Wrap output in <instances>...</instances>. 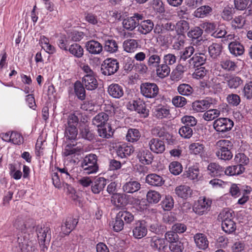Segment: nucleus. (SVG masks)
<instances>
[{
  "instance_id": "1",
  "label": "nucleus",
  "mask_w": 252,
  "mask_h": 252,
  "mask_svg": "<svg viewBox=\"0 0 252 252\" xmlns=\"http://www.w3.org/2000/svg\"><path fill=\"white\" fill-rule=\"evenodd\" d=\"M233 146L232 143L229 140L225 139L219 140L216 144L217 149L216 155L220 159L230 160L233 157L231 152Z\"/></svg>"
},
{
  "instance_id": "2",
  "label": "nucleus",
  "mask_w": 252,
  "mask_h": 252,
  "mask_svg": "<svg viewBox=\"0 0 252 252\" xmlns=\"http://www.w3.org/2000/svg\"><path fill=\"white\" fill-rule=\"evenodd\" d=\"M78 118L74 114H70L65 126V136L68 139H75L77 135L78 131L76 126L78 123Z\"/></svg>"
},
{
  "instance_id": "3",
  "label": "nucleus",
  "mask_w": 252,
  "mask_h": 252,
  "mask_svg": "<svg viewBox=\"0 0 252 252\" xmlns=\"http://www.w3.org/2000/svg\"><path fill=\"white\" fill-rule=\"evenodd\" d=\"M97 157L94 154L86 156L81 163V167L84 172L87 174L95 173L98 168L97 164Z\"/></svg>"
},
{
  "instance_id": "4",
  "label": "nucleus",
  "mask_w": 252,
  "mask_h": 252,
  "mask_svg": "<svg viewBox=\"0 0 252 252\" xmlns=\"http://www.w3.org/2000/svg\"><path fill=\"white\" fill-rule=\"evenodd\" d=\"M234 125L233 122L230 119L220 118L213 123L214 128L219 132L224 133L231 129Z\"/></svg>"
},
{
  "instance_id": "5",
  "label": "nucleus",
  "mask_w": 252,
  "mask_h": 252,
  "mask_svg": "<svg viewBox=\"0 0 252 252\" xmlns=\"http://www.w3.org/2000/svg\"><path fill=\"white\" fill-rule=\"evenodd\" d=\"M119 67V63L116 60L107 59L101 65V73L104 75H111L116 73Z\"/></svg>"
},
{
  "instance_id": "6",
  "label": "nucleus",
  "mask_w": 252,
  "mask_h": 252,
  "mask_svg": "<svg viewBox=\"0 0 252 252\" xmlns=\"http://www.w3.org/2000/svg\"><path fill=\"white\" fill-rule=\"evenodd\" d=\"M143 19L144 16L142 14L135 13L132 16L123 20V27L127 30L132 31L136 27L138 28L139 21L142 20Z\"/></svg>"
},
{
  "instance_id": "7",
  "label": "nucleus",
  "mask_w": 252,
  "mask_h": 252,
  "mask_svg": "<svg viewBox=\"0 0 252 252\" xmlns=\"http://www.w3.org/2000/svg\"><path fill=\"white\" fill-rule=\"evenodd\" d=\"M36 232L39 244L43 245V248H47L46 244L50 242L51 238L50 228L45 226L43 227L37 226Z\"/></svg>"
},
{
  "instance_id": "8",
  "label": "nucleus",
  "mask_w": 252,
  "mask_h": 252,
  "mask_svg": "<svg viewBox=\"0 0 252 252\" xmlns=\"http://www.w3.org/2000/svg\"><path fill=\"white\" fill-rule=\"evenodd\" d=\"M157 53V50L154 47H151L147 49V63L150 68L158 67L161 63V58Z\"/></svg>"
},
{
  "instance_id": "9",
  "label": "nucleus",
  "mask_w": 252,
  "mask_h": 252,
  "mask_svg": "<svg viewBox=\"0 0 252 252\" xmlns=\"http://www.w3.org/2000/svg\"><path fill=\"white\" fill-rule=\"evenodd\" d=\"M141 94L146 97L154 98L158 93V87L155 83H145L141 84Z\"/></svg>"
},
{
  "instance_id": "10",
  "label": "nucleus",
  "mask_w": 252,
  "mask_h": 252,
  "mask_svg": "<svg viewBox=\"0 0 252 252\" xmlns=\"http://www.w3.org/2000/svg\"><path fill=\"white\" fill-rule=\"evenodd\" d=\"M17 241L19 247L17 252H33L34 251L33 242L28 239L26 235L18 236Z\"/></svg>"
},
{
  "instance_id": "11",
  "label": "nucleus",
  "mask_w": 252,
  "mask_h": 252,
  "mask_svg": "<svg viewBox=\"0 0 252 252\" xmlns=\"http://www.w3.org/2000/svg\"><path fill=\"white\" fill-rule=\"evenodd\" d=\"M211 203L212 201L210 199L200 198L194 207L193 210L196 214L202 215L210 210Z\"/></svg>"
},
{
  "instance_id": "12",
  "label": "nucleus",
  "mask_w": 252,
  "mask_h": 252,
  "mask_svg": "<svg viewBox=\"0 0 252 252\" xmlns=\"http://www.w3.org/2000/svg\"><path fill=\"white\" fill-rule=\"evenodd\" d=\"M213 104L212 99L207 98L205 99L196 100L192 104V109L197 112H204L209 109Z\"/></svg>"
},
{
  "instance_id": "13",
  "label": "nucleus",
  "mask_w": 252,
  "mask_h": 252,
  "mask_svg": "<svg viewBox=\"0 0 252 252\" xmlns=\"http://www.w3.org/2000/svg\"><path fill=\"white\" fill-rule=\"evenodd\" d=\"M202 34L203 30L199 27H195L191 29L187 34L188 37L192 38L194 45H200L204 42L201 36Z\"/></svg>"
},
{
  "instance_id": "14",
  "label": "nucleus",
  "mask_w": 252,
  "mask_h": 252,
  "mask_svg": "<svg viewBox=\"0 0 252 252\" xmlns=\"http://www.w3.org/2000/svg\"><path fill=\"white\" fill-rule=\"evenodd\" d=\"M133 236L137 239H141L145 237L147 233V228L144 221L136 222L133 229Z\"/></svg>"
},
{
  "instance_id": "15",
  "label": "nucleus",
  "mask_w": 252,
  "mask_h": 252,
  "mask_svg": "<svg viewBox=\"0 0 252 252\" xmlns=\"http://www.w3.org/2000/svg\"><path fill=\"white\" fill-rule=\"evenodd\" d=\"M85 47L91 54L96 55L100 54L103 51V46L98 41L91 40L86 43Z\"/></svg>"
},
{
  "instance_id": "16",
  "label": "nucleus",
  "mask_w": 252,
  "mask_h": 252,
  "mask_svg": "<svg viewBox=\"0 0 252 252\" xmlns=\"http://www.w3.org/2000/svg\"><path fill=\"white\" fill-rule=\"evenodd\" d=\"M149 146L151 151L156 154H161L165 149L164 142L158 138L151 139L149 142Z\"/></svg>"
},
{
  "instance_id": "17",
  "label": "nucleus",
  "mask_w": 252,
  "mask_h": 252,
  "mask_svg": "<svg viewBox=\"0 0 252 252\" xmlns=\"http://www.w3.org/2000/svg\"><path fill=\"white\" fill-rule=\"evenodd\" d=\"M78 220L76 219L68 217L62 225V232L64 235H68L76 227L78 223Z\"/></svg>"
},
{
  "instance_id": "18",
  "label": "nucleus",
  "mask_w": 252,
  "mask_h": 252,
  "mask_svg": "<svg viewBox=\"0 0 252 252\" xmlns=\"http://www.w3.org/2000/svg\"><path fill=\"white\" fill-rule=\"evenodd\" d=\"M111 201L115 206L123 207L128 204V196L126 194L115 193L112 196Z\"/></svg>"
},
{
  "instance_id": "19",
  "label": "nucleus",
  "mask_w": 252,
  "mask_h": 252,
  "mask_svg": "<svg viewBox=\"0 0 252 252\" xmlns=\"http://www.w3.org/2000/svg\"><path fill=\"white\" fill-rule=\"evenodd\" d=\"M109 94L114 98H120L124 95L123 87L118 84L113 83L110 85L107 89Z\"/></svg>"
},
{
  "instance_id": "20",
  "label": "nucleus",
  "mask_w": 252,
  "mask_h": 252,
  "mask_svg": "<svg viewBox=\"0 0 252 252\" xmlns=\"http://www.w3.org/2000/svg\"><path fill=\"white\" fill-rule=\"evenodd\" d=\"M128 107L130 110H134L138 113L144 114L145 117L148 115V110L146 108L145 103L140 100L129 102Z\"/></svg>"
},
{
  "instance_id": "21",
  "label": "nucleus",
  "mask_w": 252,
  "mask_h": 252,
  "mask_svg": "<svg viewBox=\"0 0 252 252\" xmlns=\"http://www.w3.org/2000/svg\"><path fill=\"white\" fill-rule=\"evenodd\" d=\"M140 188L141 185L138 181L131 179L124 184L122 189L126 193H133L138 191Z\"/></svg>"
},
{
  "instance_id": "22",
  "label": "nucleus",
  "mask_w": 252,
  "mask_h": 252,
  "mask_svg": "<svg viewBox=\"0 0 252 252\" xmlns=\"http://www.w3.org/2000/svg\"><path fill=\"white\" fill-rule=\"evenodd\" d=\"M154 24L151 20H146L139 22L137 31L142 34L150 33L154 29Z\"/></svg>"
},
{
  "instance_id": "23",
  "label": "nucleus",
  "mask_w": 252,
  "mask_h": 252,
  "mask_svg": "<svg viewBox=\"0 0 252 252\" xmlns=\"http://www.w3.org/2000/svg\"><path fill=\"white\" fill-rule=\"evenodd\" d=\"M213 8L208 5L200 6L194 12L193 15L196 18H204L212 14Z\"/></svg>"
},
{
  "instance_id": "24",
  "label": "nucleus",
  "mask_w": 252,
  "mask_h": 252,
  "mask_svg": "<svg viewBox=\"0 0 252 252\" xmlns=\"http://www.w3.org/2000/svg\"><path fill=\"white\" fill-rule=\"evenodd\" d=\"M207 59L206 56L201 53H198L189 60V66H192L193 67L201 66L205 63Z\"/></svg>"
},
{
  "instance_id": "25",
  "label": "nucleus",
  "mask_w": 252,
  "mask_h": 252,
  "mask_svg": "<svg viewBox=\"0 0 252 252\" xmlns=\"http://www.w3.org/2000/svg\"><path fill=\"white\" fill-rule=\"evenodd\" d=\"M146 182L149 185L155 187H160L164 183L163 178L156 174L148 175L146 178Z\"/></svg>"
},
{
  "instance_id": "26",
  "label": "nucleus",
  "mask_w": 252,
  "mask_h": 252,
  "mask_svg": "<svg viewBox=\"0 0 252 252\" xmlns=\"http://www.w3.org/2000/svg\"><path fill=\"white\" fill-rule=\"evenodd\" d=\"M224 81L231 89H236L243 83L242 80L239 77L228 74L224 76Z\"/></svg>"
},
{
  "instance_id": "27",
  "label": "nucleus",
  "mask_w": 252,
  "mask_h": 252,
  "mask_svg": "<svg viewBox=\"0 0 252 252\" xmlns=\"http://www.w3.org/2000/svg\"><path fill=\"white\" fill-rule=\"evenodd\" d=\"M194 240L196 246L199 249L204 250L208 247L209 241L203 234H196L194 236Z\"/></svg>"
},
{
  "instance_id": "28",
  "label": "nucleus",
  "mask_w": 252,
  "mask_h": 252,
  "mask_svg": "<svg viewBox=\"0 0 252 252\" xmlns=\"http://www.w3.org/2000/svg\"><path fill=\"white\" fill-rule=\"evenodd\" d=\"M151 246L155 250L159 252H165L167 249V246L165 244V241L164 239L154 237L152 238L151 241Z\"/></svg>"
},
{
  "instance_id": "29",
  "label": "nucleus",
  "mask_w": 252,
  "mask_h": 252,
  "mask_svg": "<svg viewBox=\"0 0 252 252\" xmlns=\"http://www.w3.org/2000/svg\"><path fill=\"white\" fill-rule=\"evenodd\" d=\"M175 193L180 197L187 199L191 196L192 190L187 185H180L177 187L175 189Z\"/></svg>"
},
{
  "instance_id": "30",
  "label": "nucleus",
  "mask_w": 252,
  "mask_h": 252,
  "mask_svg": "<svg viewBox=\"0 0 252 252\" xmlns=\"http://www.w3.org/2000/svg\"><path fill=\"white\" fill-rule=\"evenodd\" d=\"M207 170L208 174L212 177H220L224 171V168L216 163L209 164Z\"/></svg>"
},
{
  "instance_id": "31",
  "label": "nucleus",
  "mask_w": 252,
  "mask_h": 252,
  "mask_svg": "<svg viewBox=\"0 0 252 252\" xmlns=\"http://www.w3.org/2000/svg\"><path fill=\"white\" fill-rule=\"evenodd\" d=\"M228 48L230 53L235 56L242 55L245 51L243 45L236 41L231 42L229 44Z\"/></svg>"
},
{
  "instance_id": "32",
  "label": "nucleus",
  "mask_w": 252,
  "mask_h": 252,
  "mask_svg": "<svg viewBox=\"0 0 252 252\" xmlns=\"http://www.w3.org/2000/svg\"><path fill=\"white\" fill-rule=\"evenodd\" d=\"M222 47L220 44L213 43L208 47L210 56L214 59H217L221 54Z\"/></svg>"
},
{
  "instance_id": "33",
  "label": "nucleus",
  "mask_w": 252,
  "mask_h": 252,
  "mask_svg": "<svg viewBox=\"0 0 252 252\" xmlns=\"http://www.w3.org/2000/svg\"><path fill=\"white\" fill-rule=\"evenodd\" d=\"M85 88L89 91L95 90L98 86V83L94 76L83 77L82 83Z\"/></svg>"
},
{
  "instance_id": "34",
  "label": "nucleus",
  "mask_w": 252,
  "mask_h": 252,
  "mask_svg": "<svg viewBox=\"0 0 252 252\" xmlns=\"http://www.w3.org/2000/svg\"><path fill=\"white\" fill-rule=\"evenodd\" d=\"M107 184V180L104 178L96 179L92 186V190L94 193H99L103 190Z\"/></svg>"
},
{
  "instance_id": "35",
  "label": "nucleus",
  "mask_w": 252,
  "mask_h": 252,
  "mask_svg": "<svg viewBox=\"0 0 252 252\" xmlns=\"http://www.w3.org/2000/svg\"><path fill=\"white\" fill-rule=\"evenodd\" d=\"M245 168L243 165L239 164L236 165L230 166L227 167L224 170L226 175L229 176H234L239 175L244 172Z\"/></svg>"
},
{
  "instance_id": "36",
  "label": "nucleus",
  "mask_w": 252,
  "mask_h": 252,
  "mask_svg": "<svg viewBox=\"0 0 252 252\" xmlns=\"http://www.w3.org/2000/svg\"><path fill=\"white\" fill-rule=\"evenodd\" d=\"M186 67L181 64H178L175 69L171 72V79L173 81H179L184 76V73L186 71Z\"/></svg>"
},
{
  "instance_id": "37",
  "label": "nucleus",
  "mask_w": 252,
  "mask_h": 252,
  "mask_svg": "<svg viewBox=\"0 0 252 252\" xmlns=\"http://www.w3.org/2000/svg\"><path fill=\"white\" fill-rule=\"evenodd\" d=\"M109 119L108 114L105 112H101L96 115L92 120L93 125L97 127L104 125Z\"/></svg>"
},
{
  "instance_id": "38",
  "label": "nucleus",
  "mask_w": 252,
  "mask_h": 252,
  "mask_svg": "<svg viewBox=\"0 0 252 252\" xmlns=\"http://www.w3.org/2000/svg\"><path fill=\"white\" fill-rule=\"evenodd\" d=\"M140 161L143 164H150L153 160L152 154L147 150H142L138 154Z\"/></svg>"
},
{
  "instance_id": "39",
  "label": "nucleus",
  "mask_w": 252,
  "mask_h": 252,
  "mask_svg": "<svg viewBox=\"0 0 252 252\" xmlns=\"http://www.w3.org/2000/svg\"><path fill=\"white\" fill-rule=\"evenodd\" d=\"M104 49L109 53H116L118 50V45L115 40L112 38H108L105 40Z\"/></svg>"
},
{
  "instance_id": "40",
  "label": "nucleus",
  "mask_w": 252,
  "mask_h": 252,
  "mask_svg": "<svg viewBox=\"0 0 252 252\" xmlns=\"http://www.w3.org/2000/svg\"><path fill=\"white\" fill-rule=\"evenodd\" d=\"M74 92L77 97L81 100H84L86 97V92L84 85L79 81L74 83Z\"/></svg>"
},
{
  "instance_id": "41",
  "label": "nucleus",
  "mask_w": 252,
  "mask_h": 252,
  "mask_svg": "<svg viewBox=\"0 0 252 252\" xmlns=\"http://www.w3.org/2000/svg\"><path fill=\"white\" fill-rule=\"evenodd\" d=\"M156 73L158 77L164 78L168 76L170 72V68L167 64L163 63L159 64L158 67H156Z\"/></svg>"
},
{
  "instance_id": "42",
  "label": "nucleus",
  "mask_w": 252,
  "mask_h": 252,
  "mask_svg": "<svg viewBox=\"0 0 252 252\" xmlns=\"http://www.w3.org/2000/svg\"><path fill=\"white\" fill-rule=\"evenodd\" d=\"M79 136L89 141H92L94 139V134L87 126H84L80 128Z\"/></svg>"
},
{
  "instance_id": "43",
  "label": "nucleus",
  "mask_w": 252,
  "mask_h": 252,
  "mask_svg": "<svg viewBox=\"0 0 252 252\" xmlns=\"http://www.w3.org/2000/svg\"><path fill=\"white\" fill-rule=\"evenodd\" d=\"M138 47V43L133 39L126 40L123 43L124 50L128 53L133 52Z\"/></svg>"
},
{
  "instance_id": "44",
  "label": "nucleus",
  "mask_w": 252,
  "mask_h": 252,
  "mask_svg": "<svg viewBox=\"0 0 252 252\" xmlns=\"http://www.w3.org/2000/svg\"><path fill=\"white\" fill-rule=\"evenodd\" d=\"M116 216L118 219L122 220L124 223H129L134 220V216L131 213L125 210L120 211Z\"/></svg>"
},
{
  "instance_id": "45",
  "label": "nucleus",
  "mask_w": 252,
  "mask_h": 252,
  "mask_svg": "<svg viewBox=\"0 0 252 252\" xmlns=\"http://www.w3.org/2000/svg\"><path fill=\"white\" fill-rule=\"evenodd\" d=\"M133 152L134 149L131 146H120L117 150L118 156L121 158L129 156Z\"/></svg>"
},
{
  "instance_id": "46",
  "label": "nucleus",
  "mask_w": 252,
  "mask_h": 252,
  "mask_svg": "<svg viewBox=\"0 0 252 252\" xmlns=\"http://www.w3.org/2000/svg\"><path fill=\"white\" fill-rule=\"evenodd\" d=\"M68 51L70 54L77 58H81L84 54L83 48L77 43H74L70 45Z\"/></svg>"
},
{
  "instance_id": "47",
  "label": "nucleus",
  "mask_w": 252,
  "mask_h": 252,
  "mask_svg": "<svg viewBox=\"0 0 252 252\" xmlns=\"http://www.w3.org/2000/svg\"><path fill=\"white\" fill-rule=\"evenodd\" d=\"M179 94L182 95L189 96L193 92V88L188 84H181L177 88Z\"/></svg>"
},
{
  "instance_id": "48",
  "label": "nucleus",
  "mask_w": 252,
  "mask_h": 252,
  "mask_svg": "<svg viewBox=\"0 0 252 252\" xmlns=\"http://www.w3.org/2000/svg\"><path fill=\"white\" fill-rule=\"evenodd\" d=\"M220 111L216 109H211L206 111L203 115V119L207 121H212L218 117Z\"/></svg>"
},
{
  "instance_id": "49",
  "label": "nucleus",
  "mask_w": 252,
  "mask_h": 252,
  "mask_svg": "<svg viewBox=\"0 0 252 252\" xmlns=\"http://www.w3.org/2000/svg\"><path fill=\"white\" fill-rule=\"evenodd\" d=\"M221 227L222 230L227 233H231L236 229L235 223L232 220H229L222 222Z\"/></svg>"
},
{
  "instance_id": "50",
  "label": "nucleus",
  "mask_w": 252,
  "mask_h": 252,
  "mask_svg": "<svg viewBox=\"0 0 252 252\" xmlns=\"http://www.w3.org/2000/svg\"><path fill=\"white\" fill-rule=\"evenodd\" d=\"M140 133L137 129H129L127 133L126 138L129 142H133L139 140Z\"/></svg>"
},
{
  "instance_id": "51",
  "label": "nucleus",
  "mask_w": 252,
  "mask_h": 252,
  "mask_svg": "<svg viewBox=\"0 0 252 252\" xmlns=\"http://www.w3.org/2000/svg\"><path fill=\"white\" fill-rule=\"evenodd\" d=\"M189 29V24L186 21L181 20L176 23V31L179 34H183Z\"/></svg>"
},
{
  "instance_id": "52",
  "label": "nucleus",
  "mask_w": 252,
  "mask_h": 252,
  "mask_svg": "<svg viewBox=\"0 0 252 252\" xmlns=\"http://www.w3.org/2000/svg\"><path fill=\"white\" fill-rule=\"evenodd\" d=\"M234 13V9L232 7L227 6L223 8L221 16L224 20L230 21L232 19Z\"/></svg>"
},
{
  "instance_id": "53",
  "label": "nucleus",
  "mask_w": 252,
  "mask_h": 252,
  "mask_svg": "<svg viewBox=\"0 0 252 252\" xmlns=\"http://www.w3.org/2000/svg\"><path fill=\"white\" fill-rule=\"evenodd\" d=\"M161 198L160 194L155 190H150L147 194V199L150 203H157Z\"/></svg>"
},
{
  "instance_id": "54",
  "label": "nucleus",
  "mask_w": 252,
  "mask_h": 252,
  "mask_svg": "<svg viewBox=\"0 0 252 252\" xmlns=\"http://www.w3.org/2000/svg\"><path fill=\"white\" fill-rule=\"evenodd\" d=\"M194 52V49L192 46L186 47L183 51L180 52V61H185L193 54Z\"/></svg>"
},
{
  "instance_id": "55",
  "label": "nucleus",
  "mask_w": 252,
  "mask_h": 252,
  "mask_svg": "<svg viewBox=\"0 0 252 252\" xmlns=\"http://www.w3.org/2000/svg\"><path fill=\"white\" fill-rule=\"evenodd\" d=\"M155 115L158 119L167 117L170 114V111L164 106H158L156 109Z\"/></svg>"
},
{
  "instance_id": "56",
  "label": "nucleus",
  "mask_w": 252,
  "mask_h": 252,
  "mask_svg": "<svg viewBox=\"0 0 252 252\" xmlns=\"http://www.w3.org/2000/svg\"><path fill=\"white\" fill-rule=\"evenodd\" d=\"M170 172L175 175H179L181 173L183 168L181 164L178 161L172 162L169 166Z\"/></svg>"
},
{
  "instance_id": "57",
  "label": "nucleus",
  "mask_w": 252,
  "mask_h": 252,
  "mask_svg": "<svg viewBox=\"0 0 252 252\" xmlns=\"http://www.w3.org/2000/svg\"><path fill=\"white\" fill-rule=\"evenodd\" d=\"M161 207L166 211L170 210L173 207L174 202L172 197L170 196H166L165 198L162 201Z\"/></svg>"
},
{
  "instance_id": "58",
  "label": "nucleus",
  "mask_w": 252,
  "mask_h": 252,
  "mask_svg": "<svg viewBox=\"0 0 252 252\" xmlns=\"http://www.w3.org/2000/svg\"><path fill=\"white\" fill-rule=\"evenodd\" d=\"M198 175L199 169L194 167L189 168L188 170L186 171V173H185V176L192 180L197 179Z\"/></svg>"
},
{
  "instance_id": "59",
  "label": "nucleus",
  "mask_w": 252,
  "mask_h": 252,
  "mask_svg": "<svg viewBox=\"0 0 252 252\" xmlns=\"http://www.w3.org/2000/svg\"><path fill=\"white\" fill-rule=\"evenodd\" d=\"M204 145L200 143H193L189 146L190 152L194 155L201 153L204 150Z\"/></svg>"
},
{
  "instance_id": "60",
  "label": "nucleus",
  "mask_w": 252,
  "mask_h": 252,
  "mask_svg": "<svg viewBox=\"0 0 252 252\" xmlns=\"http://www.w3.org/2000/svg\"><path fill=\"white\" fill-rule=\"evenodd\" d=\"M226 100L227 102L230 105L233 106H238L241 102V98L240 96L238 94H231L228 95L226 97Z\"/></svg>"
},
{
  "instance_id": "61",
  "label": "nucleus",
  "mask_w": 252,
  "mask_h": 252,
  "mask_svg": "<svg viewBox=\"0 0 252 252\" xmlns=\"http://www.w3.org/2000/svg\"><path fill=\"white\" fill-rule=\"evenodd\" d=\"M179 133L182 137L189 139L192 135L193 131L191 128L185 126L179 129Z\"/></svg>"
},
{
  "instance_id": "62",
  "label": "nucleus",
  "mask_w": 252,
  "mask_h": 252,
  "mask_svg": "<svg viewBox=\"0 0 252 252\" xmlns=\"http://www.w3.org/2000/svg\"><path fill=\"white\" fill-rule=\"evenodd\" d=\"M245 24V20L240 15L235 17L231 22V25L235 29H241Z\"/></svg>"
},
{
  "instance_id": "63",
  "label": "nucleus",
  "mask_w": 252,
  "mask_h": 252,
  "mask_svg": "<svg viewBox=\"0 0 252 252\" xmlns=\"http://www.w3.org/2000/svg\"><path fill=\"white\" fill-rule=\"evenodd\" d=\"M220 65L223 69L227 71H234L236 67L235 63L229 60L221 61Z\"/></svg>"
},
{
  "instance_id": "64",
  "label": "nucleus",
  "mask_w": 252,
  "mask_h": 252,
  "mask_svg": "<svg viewBox=\"0 0 252 252\" xmlns=\"http://www.w3.org/2000/svg\"><path fill=\"white\" fill-rule=\"evenodd\" d=\"M166 227L165 226L158 223L152 224L150 226V230L156 234H162L165 231Z\"/></svg>"
}]
</instances>
